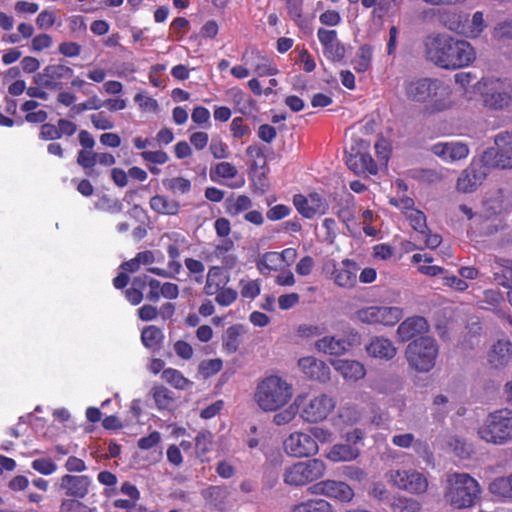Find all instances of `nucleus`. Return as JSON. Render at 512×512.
Returning a JSON list of instances; mask_svg holds the SVG:
<instances>
[{
  "instance_id": "nucleus-1",
  "label": "nucleus",
  "mask_w": 512,
  "mask_h": 512,
  "mask_svg": "<svg viewBox=\"0 0 512 512\" xmlns=\"http://www.w3.org/2000/svg\"><path fill=\"white\" fill-rule=\"evenodd\" d=\"M424 47L426 59L447 70L466 67L476 58L475 50L468 41L446 33L427 36Z\"/></svg>"
},
{
  "instance_id": "nucleus-2",
  "label": "nucleus",
  "mask_w": 512,
  "mask_h": 512,
  "mask_svg": "<svg viewBox=\"0 0 512 512\" xmlns=\"http://www.w3.org/2000/svg\"><path fill=\"white\" fill-rule=\"evenodd\" d=\"M447 483L444 499L456 509L470 508L480 498V485L467 473H453Z\"/></svg>"
},
{
  "instance_id": "nucleus-3",
  "label": "nucleus",
  "mask_w": 512,
  "mask_h": 512,
  "mask_svg": "<svg viewBox=\"0 0 512 512\" xmlns=\"http://www.w3.org/2000/svg\"><path fill=\"white\" fill-rule=\"evenodd\" d=\"M479 437L487 443L504 445L512 440V410L489 413L478 428Z\"/></svg>"
},
{
  "instance_id": "nucleus-4",
  "label": "nucleus",
  "mask_w": 512,
  "mask_h": 512,
  "mask_svg": "<svg viewBox=\"0 0 512 512\" xmlns=\"http://www.w3.org/2000/svg\"><path fill=\"white\" fill-rule=\"evenodd\" d=\"M437 355V342L430 336L415 338L405 349V358L409 367L421 373L429 372L435 366Z\"/></svg>"
},
{
  "instance_id": "nucleus-5",
  "label": "nucleus",
  "mask_w": 512,
  "mask_h": 512,
  "mask_svg": "<svg viewBox=\"0 0 512 512\" xmlns=\"http://www.w3.org/2000/svg\"><path fill=\"white\" fill-rule=\"evenodd\" d=\"M292 397V387L278 376L265 378L258 384V406L264 411H276Z\"/></svg>"
},
{
  "instance_id": "nucleus-6",
  "label": "nucleus",
  "mask_w": 512,
  "mask_h": 512,
  "mask_svg": "<svg viewBox=\"0 0 512 512\" xmlns=\"http://www.w3.org/2000/svg\"><path fill=\"white\" fill-rule=\"evenodd\" d=\"M405 93L407 98L414 102H425L428 99H433L435 109L440 111L445 108L441 100L450 94V89L439 79L420 78L407 82Z\"/></svg>"
},
{
  "instance_id": "nucleus-7",
  "label": "nucleus",
  "mask_w": 512,
  "mask_h": 512,
  "mask_svg": "<svg viewBox=\"0 0 512 512\" xmlns=\"http://www.w3.org/2000/svg\"><path fill=\"white\" fill-rule=\"evenodd\" d=\"M483 105L490 110H503L511 102V87L499 78H482L474 85Z\"/></svg>"
},
{
  "instance_id": "nucleus-8",
  "label": "nucleus",
  "mask_w": 512,
  "mask_h": 512,
  "mask_svg": "<svg viewBox=\"0 0 512 512\" xmlns=\"http://www.w3.org/2000/svg\"><path fill=\"white\" fill-rule=\"evenodd\" d=\"M494 147L481 154V162L492 169H512V130L499 132L494 137Z\"/></svg>"
},
{
  "instance_id": "nucleus-9",
  "label": "nucleus",
  "mask_w": 512,
  "mask_h": 512,
  "mask_svg": "<svg viewBox=\"0 0 512 512\" xmlns=\"http://www.w3.org/2000/svg\"><path fill=\"white\" fill-rule=\"evenodd\" d=\"M325 471V464L319 459L298 462L287 468L284 482L291 486H303L320 478Z\"/></svg>"
},
{
  "instance_id": "nucleus-10",
  "label": "nucleus",
  "mask_w": 512,
  "mask_h": 512,
  "mask_svg": "<svg viewBox=\"0 0 512 512\" xmlns=\"http://www.w3.org/2000/svg\"><path fill=\"white\" fill-rule=\"evenodd\" d=\"M264 462L262 463V490H270L277 483L281 471L283 455L280 451L278 441H272L271 443L264 445Z\"/></svg>"
},
{
  "instance_id": "nucleus-11",
  "label": "nucleus",
  "mask_w": 512,
  "mask_h": 512,
  "mask_svg": "<svg viewBox=\"0 0 512 512\" xmlns=\"http://www.w3.org/2000/svg\"><path fill=\"white\" fill-rule=\"evenodd\" d=\"M73 75L74 71L69 66L50 64L34 76V81L38 86L48 90H61L63 81L71 79Z\"/></svg>"
},
{
  "instance_id": "nucleus-12",
  "label": "nucleus",
  "mask_w": 512,
  "mask_h": 512,
  "mask_svg": "<svg viewBox=\"0 0 512 512\" xmlns=\"http://www.w3.org/2000/svg\"><path fill=\"white\" fill-rule=\"evenodd\" d=\"M283 446L285 452L294 457H309L318 451V445L314 438L303 432L291 433L284 440Z\"/></svg>"
},
{
  "instance_id": "nucleus-13",
  "label": "nucleus",
  "mask_w": 512,
  "mask_h": 512,
  "mask_svg": "<svg viewBox=\"0 0 512 512\" xmlns=\"http://www.w3.org/2000/svg\"><path fill=\"white\" fill-rule=\"evenodd\" d=\"M334 406L335 403L332 398L321 394L309 400L306 404L303 402L300 417L306 422L316 423L324 420Z\"/></svg>"
},
{
  "instance_id": "nucleus-14",
  "label": "nucleus",
  "mask_w": 512,
  "mask_h": 512,
  "mask_svg": "<svg viewBox=\"0 0 512 512\" xmlns=\"http://www.w3.org/2000/svg\"><path fill=\"white\" fill-rule=\"evenodd\" d=\"M391 477L395 486L410 493H424L428 487L425 476L415 470H397Z\"/></svg>"
},
{
  "instance_id": "nucleus-15",
  "label": "nucleus",
  "mask_w": 512,
  "mask_h": 512,
  "mask_svg": "<svg viewBox=\"0 0 512 512\" xmlns=\"http://www.w3.org/2000/svg\"><path fill=\"white\" fill-rule=\"evenodd\" d=\"M488 169V167L483 165L481 159L479 162H472L465 170L462 171L457 180L458 191L463 193H471L475 191L486 178Z\"/></svg>"
},
{
  "instance_id": "nucleus-16",
  "label": "nucleus",
  "mask_w": 512,
  "mask_h": 512,
  "mask_svg": "<svg viewBox=\"0 0 512 512\" xmlns=\"http://www.w3.org/2000/svg\"><path fill=\"white\" fill-rule=\"evenodd\" d=\"M314 492L335 499L341 503L350 502L355 493L354 489L343 481L324 480L313 486Z\"/></svg>"
},
{
  "instance_id": "nucleus-17",
  "label": "nucleus",
  "mask_w": 512,
  "mask_h": 512,
  "mask_svg": "<svg viewBox=\"0 0 512 512\" xmlns=\"http://www.w3.org/2000/svg\"><path fill=\"white\" fill-rule=\"evenodd\" d=\"M92 479L87 475L65 474L60 478V489L65 496L83 499L90 490Z\"/></svg>"
},
{
  "instance_id": "nucleus-18",
  "label": "nucleus",
  "mask_w": 512,
  "mask_h": 512,
  "mask_svg": "<svg viewBox=\"0 0 512 512\" xmlns=\"http://www.w3.org/2000/svg\"><path fill=\"white\" fill-rule=\"evenodd\" d=\"M429 325L422 316H413L404 320L397 329V337L400 342H407L416 336H423L427 332Z\"/></svg>"
},
{
  "instance_id": "nucleus-19",
  "label": "nucleus",
  "mask_w": 512,
  "mask_h": 512,
  "mask_svg": "<svg viewBox=\"0 0 512 512\" xmlns=\"http://www.w3.org/2000/svg\"><path fill=\"white\" fill-rule=\"evenodd\" d=\"M365 349L369 356L386 361L393 359L397 354V348L392 341L383 336H373Z\"/></svg>"
},
{
  "instance_id": "nucleus-20",
  "label": "nucleus",
  "mask_w": 512,
  "mask_h": 512,
  "mask_svg": "<svg viewBox=\"0 0 512 512\" xmlns=\"http://www.w3.org/2000/svg\"><path fill=\"white\" fill-rule=\"evenodd\" d=\"M488 361L495 369L512 366V343L497 341L489 351Z\"/></svg>"
},
{
  "instance_id": "nucleus-21",
  "label": "nucleus",
  "mask_w": 512,
  "mask_h": 512,
  "mask_svg": "<svg viewBox=\"0 0 512 512\" xmlns=\"http://www.w3.org/2000/svg\"><path fill=\"white\" fill-rule=\"evenodd\" d=\"M342 268H336L334 262H332L334 281L341 287L351 288L357 282V267L356 264L349 259L342 261Z\"/></svg>"
},
{
  "instance_id": "nucleus-22",
  "label": "nucleus",
  "mask_w": 512,
  "mask_h": 512,
  "mask_svg": "<svg viewBox=\"0 0 512 512\" xmlns=\"http://www.w3.org/2000/svg\"><path fill=\"white\" fill-rule=\"evenodd\" d=\"M298 366L305 376L312 380H323L329 374V368L323 361L314 357H304L298 361Z\"/></svg>"
},
{
  "instance_id": "nucleus-23",
  "label": "nucleus",
  "mask_w": 512,
  "mask_h": 512,
  "mask_svg": "<svg viewBox=\"0 0 512 512\" xmlns=\"http://www.w3.org/2000/svg\"><path fill=\"white\" fill-rule=\"evenodd\" d=\"M150 208L157 214L175 216L180 212V203L166 195L157 194L150 198Z\"/></svg>"
},
{
  "instance_id": "nucleus-24",
  "label": "nucleus",
  "mask_w": 512,
  "mask_h": 512,
  "mask_svg": "<svg viewBox=\"0 0 512 512\" xmlns=\"http://www.w3.org/2000/svg\"><path fill=\"white\" fill-rule=\"evenodd\" d=\"M432 151L438 156H447L451 160H460L469 153L468 146L460 142L436 144L433 146Z\"/></svg>"
},
{
  "instance_id": "nucleus-25",
  "label": "nucleus",
  "mask_w": 512,
  "mask_h": 512,
  "mask_svg": "<svg viewBox=\"0 0 512 512\" xmlns=\"http://www.w3.org/2000/svg\"><path fill=\"white\" fill-rule=\"evenodd\" d=\"M227 281L228 277L220 267H211L207 273L206 284L204 286L205 294L210 296L215 295L226 285Z\"/></svg>"
},
{
  "instance_id": "nucleus-26",
  "label": "nucleus",
  "mask_w": 512,
  "mask_h": 512,
  "mask_svg": "<svg viewBox=\"0 0 512 512\" xmlns=\"http://www.w3.org/2000/svg\"><path fill=\"white\" fill-rule=\"evenodd\" d=\"M245 333L246 329L242 325H233L229 327L223 336V350L228 354L235 353L238 350Z\"/></svg>"
},
{
  "instance_id": "nucleus-27",
  "label": "nucleus",
  "mask_w": 512,
  "mask_h": 512,
  "mask_svg": "<svg viewBox=\"0 0 512 512\" xmlns=\"http://www.w3.org/2000/svg\"><path fill=\"white\" fill-rule=\"evenodd\" d=\"M488 490L500 499L512 501V473L494 478L489 483Z\"/></svg>"
},
{
  "instance_id": "nucleus-28",
  "label": "nucleus",
  "mask_w": 512,
  "mask_h": 512,
  "mask_svg": "<svg viewBox=\"0 0 512 512\" xmlns=\"http://www.w3.org/2000/svg\"><path fill=\"white\" fill-rule=\"evenodd\" d=\"M403 387V379L396 374H389L374 381L373 389L380 394H393Z\"/></svg>"
},
{
  "instance_id": "nucleus-29",
  "label": "nucleus",
  "mask_w": 512,
  "mask_h": 512,
  "mask_svg": "<svg viewBox=\"0 0 512 512\" xmlns=\"http://www.w3.org/2000/svg\"><path fill=\"white\" fill-rule=\"evenodd\" d=\"M359 456V449H354L342 442L334 444L327 453V458L333 462L353 461Z\"/></svg>"
},
{
  "instance_id": "nucleus-30",
  "label": "nucleus",
  "mask_w": 512,
  "mask_h": 512,
  "mask_svg": "<svg viewBox=\"0 0 512 512\" xmlns=\"http://www.w3.org/2000/svg\"><path fill=\"white\" fill-rule=\"evenodd\" d=\"M232 248L233 243L231 241H224L214 248L208 259L210 261L218 260L224 267L232 268L236 263L235 257L230 253Z\"/></svg>"
},
{
  "instance_id": "nucleus-31",
  "label": "nucleus",
  "mask_w": 512,
  "mask_h": 512,
  "mask_svg": "<svg viewBox=\"0 0 512 512\" xmlns=\"http://www.w3.org/2000/svg\"><path fill=\"white\" fill-rule=\"evenodd\" d=\"M348 168L355 174H376L377 164L369 153H362L356 160H350Z\"/></svg>"
},
{
  "instance_id": "nucleus-32",
  "label": "nucleus",
  "mask_w": 512,
  "mask_h": 512,
  "mask_svg": "<svg viewBox=\"0 0 512 512\" xmlns=\"http://www.w3.org/2000/svg\"><path fill=\"white\" fill-rule=\"evenodd\" d=\"M164 339L162 330L150 325L142 330L141 341L143 345L152 351L159 350Z\"/></svg>"
},
{
  "instance_id": "nucleus-33",
  "label": "nucleus",
  "mask_w": 512,
  "mask_h": 512,
  "mask_svg": "<svg viewBox=\"0 0 512 512\" xmlns=\"http://www.w3.org/2000/svg\"><path fill=\"white\" fill-rule=\"evenodd\" d=\"M337 369L341 372V374L350 380H359L365 376V368L363 364L354 360H343L340 361Z\"/></svg>"
},
{
  "instance_id": "nucleus-34",
  "label": "nucleus",
  "mask_w": 512,
  "mask_h": 512,
  "mask_svg": "<svg viewBox=\"0 0 512 512\" xmlns=\"http://www.w3.org/2000/svg\"><path fill=\"white\" fill-rule=\"evenodd\" d=\"M305 399V396H297L291 405H289L286 409L276 413L273 416V422L276 425H284L290 423L295 418L296 414L299 412V408L301 407Z\"/></svg>"
},
{
  "instance_id": "nucleus-35",
  "label": "nucleus",
  "mask_w": 512,
  "mask_h": 512,
  "mask_svg": "<svg viewBox=\"0 0 512 512\" xmlns=\"http://www.w3.org/2000/svg\"><path fill=\"white\" fill-rule=\"evenodd\" d=\"M162 378L168 384L179 390H186L193 385L192 381L187 379L179 370L173 368L164 369Z\"/></svg>"
},
{
  "instance_id": "nucleus-36",
  "label": "nucleus",
  "mask_w": 512,
  "mask_h": 512,
  "mask_svg": "<svg viewBox=\"0 0 512 512\" xmlns=\"http://www.w3.org/2000/svg\"><path fill=\"white\" fill-rule=\"evenodd\" d=\"M163 187L171 192L173 195H183L190 192L192 184L191 181L184 177H172L162 180Z\"/></svg>"
},
{
  "instance_id": "nucleus-37",
  "label": "nucleus",
  "mask_w": 512,
  "mask_h": 512,
  "mask_svg": "<svg viewBox=\"0 0 512 512\" xmlns=\"http://www.w3.org/2000/svg\"><path fill=\"white\" fill-rule=\"evenodd\" d=\"M316 347L319 351H322L330 355H341L345 352V341L336 340L334 337H323L316 342Z\"/></svg>"
},
{
  "instance_id": "nucleus-38",
  "label": "nucleus",
  "mask_w": 512,
  "mask_h": 512,
  "mask_svg": "<svg viewBox=\"0 0 512 512\" xmlns=\"http://www.w3.org/2000/svg\"><path fill=\"white\" fill-rule=\"evenodd\" d=\"M292 512H333V507L324 499H310L295 505Z\"/></svg>"
},
{
  "instance_id": "nucleus-39",
  "label": "nucleus",
  "mask_w": 512,
  "mask_h": 512,
  "mask_svg": "<svg viewBox=\"0 0 512 512\" xmlns=\"http://www.w3.org/2000/svg\"><path fill=\"white\" fill-rule=\"evenodd\" d=\"M213 434L208 430L200 431L195 437V452L198 458L204 461V457L212 450Z\"/></svg>"
},
{
  "instance_id": "nucleus-40",
  "label": "nucleus",
  "mask_w": 512,
  "mask_h": 512,
  "mask_svg": "<svg viewBox=\"0 0 512 512\" xmlns=\"http://www.w3.org/2000/svg\"><path fill=\"white\" fill-rule=\"evenodd\" d=\"M58 512H98V509L85 504L78 498L67 497L60 502Z\"/></svg>"
},
{
  "instance_id": "nucleus-41",
  "label": "nucleus",
  "mask_w": 512,
  "mask_h": 512,
  "mask_svg": "<svg viewBox=\"0 0 512 512\" xmlns=\"http://www.w3.org/2000/svg\"><path fill=\"white\" fill-rule=\"evenodd\" d=\"M365 435L366 433L364 430L360 428H352L341 434V442L361 451V447L364 446Z\"/></svg>"
},
{
  "instance_id": "nucleus-42",
  "label": "nucleus",
  "mask_w": 512,
  "mask_h": 512,
  "mask_svg": "<svg viewBox=\"0 0 512 512\" xmlns=\"http://www.w3.org/2000/svg\"><path fill=\"white\" fill-rule=\"evenodd\" d=\"M153 398L158 409L170 410L174 404L173 394L167 388L160 386L153 389Z\"/></svg>"
},
{
  "instance_id": "nucleus-43",
  "label": "nucleus",
  "mask_w": 512,
  "mask_h": 512,
  "mask_svg": "<svg viewBox=\"0 0 512 512\" xmlns=\"http://www.w3.org/2000/svg\"><path fill=\"white\" fill-rule=\"evenodd\" d=\"M390 506L393 512H418L421 508L417 500L402 496L394 497Z\"/></svg>"
},
{
  "instance_id": "nucleus-44",
  "label": "nucleus",
  "mask_w": 512,
  "mask_h": 512,
  "mask_svg": "<svg viewBox=\"0 0 512 512\" xmlns=\"http://www.w3.org/2000/svg\"><path fill=\"white\" fill-rule=\"evenodd\" d=\"M286 8L290 18L298 25L302 30L308 28V23L302 18V4L303 0H285Z\"/></svg>"
},
{
  "instance_id": "nucleus-45",
  "label": "nucleus",
  "mask_w": 512,
  "mask_h": 512,
  "mask_svg": "<svg viewBox=\"0 0 512 512\" xmlns=\"http://www.w3.org/2000/svg\"><path fill=\"white\" fill-rule=\"evenodd\" d=\"M379 309V324L386 326H392L396 324L401 319L403 314L402 309L395 306H380Z\"/></svg>"
},
{
  "instance_id": "nucleus-46",
  "label": "nucleus",
  "mask_w": 512,
  "mask_h": 512,
  "mask_svg": "<svg viewBox=\"0 0 512 512\" xmlns=\"http://www.w3.org/2000/svg\"><path fill=\"white\" fill-rule=\"evenodd\" d=\"M279 268H281V260L277 252H267L262 259H258V271L263 274H268L271 270L276 271Z\"/></svg>"
},
{
  "instance_id": "nucleus-47",
  "label": "nucleus",
  "mask_w": 512,
  "mask_h": 512,
  "mask_svg": "<svg viewBox=\"0 0 512 512\" xmlns=\"http://www.w3.org/2000/svg\"><path fill=\"white\" fill-rule=\"evenodd\" d=\"M202 496L210 504L220 507L226 497V491L219 486H210L202 491Z\"/></svg>"
},
{
  "instance_id": "nucleus-48",
  "label": "nucleus",
  "mask_w": 512,
  "mask_h": 512,
  "mask_svg": "<svg viewBox=\"0 0 512 512\" xmlns=\"http://www.w3.org/2000/svg\"><path fill=\"white\" fill-rule=\"evenodd\" d=\"M223 366V362L219 358L203 360L198 367L199 373L204 378H209L217 374Z\"/></svg>"
},
{
  "instance_id": "nucleus-49",
  "label": "nucleus",
  "mask_w": 512,
  "mask_h": 512,
  "mask_svg": "<svg viewBox=\"0 0 512 512\" xmlns=\"http://www.w3.org/2000/svg\"><path fill=\"white\" fill-rule=\"evenodd\" d=\"M358 60H356V64L354 66V69L357 72H365L369 65L372 58V47L368 44L362 45L357 53Z\"/></svg>"
},
{
  "instance_id": "nucleus-50",
  "label": "nucleus",
  "mask_w": 512,
  "mask_h": 512,
  "mask_svg": "<svg viewBox=\"0 0 512 512\" xmlns=\"http://www.w3.org/2000/svg\"><path fill=\"white\" fill-rule=\"evenodd\" d=\"M380 306H370L362 308L356 312V317L359 321L366 324H378Z\"/></svg>"
},
{
  "instance_id": "nucleus-51",
  "label": "nucleus",
  "mask_w": 512,
  "mask_h": 512,
  "mask_svg": "<svg viewBox=\"0 0 512 512\" xmlns=\"http://www.w3.org/2000/svg\"><path fill=\"white\" fill-rule=\"evenodd\" d=\"M104 107L103 101L96 95L89 97L86 101L74 105L71 108L72 114H80L87 110H99Z\"/></svg>"
},
{
  "instance_id": "nucleus-52",
  "label": "nucleus",
  "mask_w": 512,
  "mask_h": 512,
  "mask_svg": "<svg viewBox=\"0 0 512 512\" xmlns=\"http://www.w3.org/2000/svg\"><path fill=\"white\" fill-rule=\"evenodd\" d=\"M31 467L42 475H51L57 470L56 463L50 458H37L32 461Z\"/></svg>"
},
{
  "instance_id": "nucleus-53",
  "label": "nucleus",
  "mask_w": 512,
  "mask_h": 512,
  "mask_svg": "<svg viewBox=\"0 0 512 512\" xmlns=\"http://www.w3.org/2000/svg\"><path fill=\"white\" fill-rule=\"evenodd\" d=\"M237 174V169L234 165H232L229 162H220L218 163L214 169L211 170L210 176L211 179L214 180V175L225 178V179H231L234 178Z\"/></svg>"
},
{
  "instance_id": "nucleus-54",
  "label": "nucleus",
  "mask_w": 512,
  "mask_h": 512,
  "mask_svg": "<svg viewBox=\"0 0 512 512\" xmlns=\"http://www.w3.org/2000/svg\"><path fill=\"white\" fill-rule=\"evenodd\" d=\"M493 37L499 41L512 40V19L497 23L493 29Z\"/></svg>"
},
{
  "instance_id": "nucleus-55",
  "label": "nucleus",
  "mask_w": 512,
  "mask_h": 512,
  "mask_svg": "<svg viewBox=\"0 0 512 512\" xmlns=\"http://www.w3.org/2000/svg\"><path fill=\"white\" fill-rule=\"evenodd\" d=\"M408 219L410 221L411 226L414 230L425 234L426 232H430V229L426 224V216L420 210H413L409 215Z\"/></svg>"
},
{
  "instance_id": "nucleus-56",
  "label": "nucleus",
  "mask_w": 512,
  "mask_h": 512,
  "mask_svg": "<svg viewBox=\"0 0 512 512\" xmlns=\"http://www.w3.org/2000/svg\"><path fill=\"white\" fill-rule=\"evenodd\" d=\"M308 202L312 208L313 215L317 213L325 214L329 208L327 201L317 192L310 193L308 196Z\"/></svg>"
},
{
  "instance_id": "nucleus-57",
  "label": "nucleus",
  "mask_w": 512,
  "mask_h": 512,
  "mask_svg": "<svg viewBox=\"0 0 512 512\" xmlns=\"http://www.w3.org/2000/svg\"><path fill=\"white\" fill-rule=\"evenodd\" d=\"M293 204L297 211L305 218L311 219L314 217L308 198L302 194H296L293 197Z\"/></svg>"
},
{
  "instance_id": "nucleus-58",
  "label": "nucleus",
  "mask_w": 512,
  "mask_h": 512,
  "mask_svg": "<svg viewBox=\"0 0 512 512\" xmlns=\"http://www.w3.org/2000/svg\"><path fill=\"white\" fill-rule=\"evenodd\" d=\"M134 101L142 111L156 112L158 110V102L156 99L144 93H137L134 96Z\"/></svg>"
},
{
  "instance_id": "nucleus-59",
  "label": "nucleus",
  "mask_w": 512,
  "mask_h": 512,
  "mask_svg": "<svg viewBox=\"0 0 512 512\" xmlns=\"http://www.w3.org/2000/svg\"><path fill=\"white\" fill-rule=\"evenodd\" d=\"M342 474L347 479L358 483H362L367 480V473L362 468L354 465L344 466Z\"/></svg>"
},
{
  "instance_id": "nucleus-60",
  "label": "nucleus",
  "mask_w": 512,
  "mask_h": 512,
  "mask_svg": "<svg viewBox=\"0 0 512 512\" xmlns=\"http://www.w3.org/2000/svg\"><path fill=\"white\" fill-rule=\"evenodd\" d=\"M210 151L214 158L225 159L229 156V148L220 138H213L210 144Z\"/></svg>"
},
{
  "instance_id": "nucleus-61",
  "label": "nucleus",
  "mask_w": 512,
  "mask_h": 512,
  "mask_svg": "<svg viewBox=\"0 0 512 512\" xmlns=\"http://www.w3.org/2000/svg\"><path fill=\"white\" fill-rule=\"evenodd\" d=\"M90 120L93 126L98 130H111L114 128V122L103 112L92 114Z\"/></svg>"
},
{
  "instance_id": "nucleus-62",
  "label": "nucleus",
  "mask_w": 512,
  "mask_h": 512,
  "mask_svg": "<svg viewBox=\"0 0 512 512\" xmlns=\"http://www.w3.org/2000/svg\"><path fill=\"white\" fill-rule=\"evenodd\" d=\"M97 153L93 150H80L77 155V163L84 169H91L96 164Z\"/></svg>"
},
{
  "instance_id": "nucleus-63",
  "label": "nucleus",
  "mask_w": 512,
  "mask_h": 512,
  "mask_svg": "<svg viewBox=\"0 0 512 512\" xmlns=\"http://www.w3.org/2000/svg\"><path fill=\"white\" fill-rule=\"evenodd\" d=\"M161 442V434L158 431H152L148 436L141 437L137 441V446L141 450H149Z\"/></svg>"
},
{
  "instance_id": "nucleus-64",
  "label": "nucleus",
  "mask_w": 512,
  "mask_h": 512,
  "mask_svg": "<svg viewBox=\"0 0 512 512\" xmlns=\"http://www.w3.org/2000/svg\"><path fill=\"white\" fill-rule=\"evenodd\" d=\"M189 27V21L184 17L175 18L171 25L170 30L172 34L179 40L181 39Z\"/></svg>"
}]
</instances>
